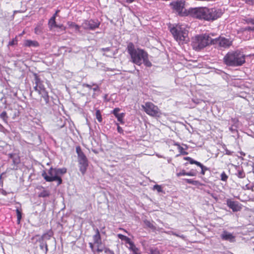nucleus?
Returning a JSON list of instances; mask_svg holds the SVG:
<instances>
[{
	"label": "nucleus",
	"mask_w": 254,
	"mask_h": 254,
	"mask_svg": "<svg viewBox=\"0 0 254 254\" xmlns=\"http://www.w3.org/2000/svg\"><path fill=\"white\" fill-rule=\"evenodd\" d=\"M189 12L193 17L208 21L215 20L220 17L223 14V11L220 8L207 7L191 8L189 9Z\"/></svg>",
	"instance_id": "nucleus-1"
},
{
	"label": "nucleus",
	"mask_w": 254,
	"mask_h": 254,
	"mask_svg": "<svg viewBox=\"0 0 254 254\" xmlns=\"http://www.w3.org/2000/svg\"><path fill=\"white\" fill-rule=\"evenodd\" d=\"M127 51L130 57V62L137 65L143 64L145 66L150 67L152 64L149 60V55L143 49L135 48L132 43H129L127 46Z\"/></svg>",
	"instance_id": "nucleus-2"
},
{
	"label": "nucleus",
	"mask_w": 254,
	"mask_h": 254,
	"mask_svg": "<svg viewBox=\"0 0 254 254\" xmlns=\"http://www.w3.org/2000/svg\"><path fill=\"white\" fill-rule=\"evenodd\" d=\"M224 63L229 66H241L245 63V55L239 51L228 52L223 58Z\"/></svg>",
	"instance_id": "nucleus-3"
},
{
	"label": "nucleus",
	"mask_w": 254,
	"mask_h": 254,
	"mask_svg": "<svg viewBox=\"0 0 254 254\" xmlns=\"http://www.w3.org/2000/svg\"><path fill=\"white\" fill-rule=\"evenodd\" d=\"M66 172V169L63 168H51L48 173L43 172L42 174V177L47 182L57 181L58 185L62 183L61 176Z\"/></svg>",
	"instance_id": "nucleus-4"
},
{
	"label": "nucleus",
	"mask_w": 254,
	"mask_h": 254,
	"mask_svg": "<svg viewBox=\"0 0 254 254\" xmlns=\"http://www.w3.org/2000/svg\"><path fill=\"white\" fill-rule=\"evenodd\" d=\"M170 32L179 44H183L189 40L188 31L185 25H176L170 28Z\"/></svg>",
	"instance_id": "nucleus-5"
},
{
	"label": "nucleus",
	"mask_w": 254,
	"mask_h": 254,
	"mask_svg": "<svg viewBox=\"0 0 254 254\" xmlns=\"http://www.w3.org/2000/svg\"><path fill=\"white\" fill-rule=\"evenodd\" d=\"M213 39L207 34L198 35L192 38V45L194 49L199 50L209 45H213Z\"/></svg>",
	"instance_id": "nucleus-6"
},
{
	"label": "nucleus",
	"mask_w": 254,
	"mask_h": 254,
	"mask_svg": "<svg viewBox=\"0 0 254 254\" xmlns=\"http://www.w3.org/2000/svg\"><path fill=\"white\" fill-rule=\"evenodd\" d=\"M141 106L145 112L150 116L159 117L161 115L158 107L151 102H146Z\"/></svg>",
	"instance_id": "nucleus-7"
},
{
	"label": "nucleus",
	"mask_w": 254,
	"mask_h": 254,
	"mask_svg": "<svg viewBox=\"0 0 254 254\" xmlns=\"http://www.w3.org/2000/svg\"><path fill=\"white\" fill-rule=\"evenodd\" d=\"M213 45L220 48H228L232 45V41L224 37H219L213 39Z\"/></svg>",
	"instance_id": "nucleus-8"
},
{
	"label": "nucleus",
	"mask_w": 254,
	"mask_h": 254,
	"mask_svg": "<svg viewBox=\"0 0 254 254\" xmlns=\"http://www.w3.org/2000/svg\"><path fill=\"white\" fill-rule=\"evenodd\" d=\"M185 4V1L183 0L174 1L170 4L172 7L179 14H182L184 12Z\"/></svg>",
	"instance_id": "nucleus-9"
},
{
	"label": "nucleus",
	"mask_w": 254,
	"mask_h": 254,
	"mask_svg": "<svg viewBox=\"0 0 254 254\" xmlns=\"http://www.w3.org/2000/svg\"><path fill=\"white\" fill-rule=\"evenodd\" d=\"M78 161L79 163V170L82 174H84L88 165L86 157L85 155L80 154V157H78Z\"/></svg>",
	"instance_id": "nucleus-10"
},
{
	"label": "nucleus",
	"mask_w": 254,
	"mask_h": 254,
	"mask_svg": "<svg viewBox=\"0 0 254 254\" xmlns=\"http://www.w3.org/2000/svg\"><path fill=\"white\" fill-rule=\"evenodd\" d=\"M100 23L92 20H85L82 24V27L85 29L94 30L98 28Z\"/></svg>",
	"instance_id": "nucleus-11"
},
{
	"label": "nucleus",
	"mask_w": 254,
	"mask_h": 254,
	"mask_svg": "<svg viewBox=\"0 0 254 254\" xmlns=\"http://www.w3.org/2000/svg\"><path fill=\"white\" fill-rule=\"evenodd\" d=\"M94 244L97 247L96 249H101L104 246H102L101 236L98 229L96 230V234L93 237Z\"/></svg>",
	"instance_id": "nucleus-12"
},
{
	"label": "nucleus",
	"mask_w": 254,
	"mask_h": 254,
	"mask_svg": "<svg viewBox=\"0 0 254 254\" xmlns=\"http://www.w3.org/2000/svg\"><path fill=\"white\" fill-rule=\"evenodd\" d=\"M227 205L234 212L239 211L241 209V206L238 202L232 201L229 199L227 200Z\"/></svg>",
	"instance_id": "nucleus-13"
},
{
	"label": "nucleus",
	"mask_w": 254,
	"mask_h": 254,
	"mask_svg": "<svg viewBox=\"0 0 254 254\" xmlns=\"http://www.w3.org/2000/svg\"><path fill=\"white\" fill-rule=\"evenodd\" d=\"M221 238L223 240L228 241L231 243H233L235 241V236L226 231H224L222 232L221 235Z\"/></svg>",
	"instance_id": "nucleus-14"
},
{
	"label": "nucleus",
	"mask_w": 254,
	"mask_h": 254,
	"mask_svg": "<svg viewBox=\"0 0 254 254\" xmlns=\"http://www.w3.org/2000/svg\"><path fill=\"white\" fill-rule=\"evenodd\" d=\"M236 172L235 175L240 179H243L246 177V174L242 167L235 166Z\"/></svg>",
	"instance_id": "nucleus-15"
},
{
	"label": "nucleus",
	"mask_w": 254,
	"mask_h": 254,
	"mask_svg": "<svg viewBox=\"0 0 254 254\" xmlns=\"http://www.w3.org/2000/svg\"><path fill=\"white\" fill-rule=\"evenodd\" d=\"M48 26L49 28L51 30L53 28H62L63 27V25H57L56 22V19L55 18V16H52L49 20Z\"/></svg>",
	"instance_id": "nucleus-16"
},
{
	"label": "nucleus",
	"mask_w": 254,
	"mask_h": 254,
	"mask_svg": "<svg viewBox=\"0 0 254 254\" xmlns=\"http://www.w3.org/2000/svg\"><path fill=\"white\" fill-rule=\"evenodd\" d=\"M37 189L41 190L38 193V196L40 197H45L50 195V191L48 190H45L43 187L40 186L37 188Z\"/></svg>",
	"instance_id": "nucleus-17"
},
{
	"label": "nucleus",
	"mask_w": 254,
	"mask_h": 254,
	"mask_svg": "<svg viewBox=\"0 0 254 254\" xmlns=\"http://www.w3.org/2000/svg\"><path fill=\"white\" fill-rule=\"evenodd\" d=\"M128 245L129 246L128 247V248L130 251L132 252V254H141V253L139 252L138 248L135 246L133 242H131Z\"/></svg>",
	"instance_id": "nucleus-18"
},
{
	"label": "nucleus",
	"mask_w": 254,
	"mask_h": 254,
	"mask_svg": "<svg viewBox=\"0 0 254 254\" xmlns=\"http://www.w3.org/2000/svg\"><path fill=\"white\" fill-rule=\"evenodd\" d=\"M24 45L26 47H36L39 46L38 43L36 41H32L31 40H26L24 41Z\"/></svg>",
	"instance_id": "nucleus-19"
},
{
	"label": "nucleus",
	"mask_w": 254,
	"mask_h": 254,
	"mask_svg": "<svg viewBox=\"0 0 254 254\" xmlns=\"http://www.w3.org/2000/svg\"><path fill=\"white\" fill-rule=\"evenodd\" d=\"M178 176H195L196 175V172L194 171H190L189 172H186L185 171H182L177 174Z\"/></svg>",
	"instance_id": "nucleus-20"
},
{
	"label": "nucleus",
	"mask_w": 254,
	"mask_h": 254,
	"mask_svg": "<svg viewBox=\"0 0 254 254\" xmlns=\"http://www.w3.org/2000/svg\"><path fill=\"white\" fill-rule=\"evenodd\" d=\"M41 95V97L44 99L45 101L46 104H49V96L48 95V93L47 91L43 92L39 94Z\"/></svg>",
	"instance_id": "nucleus-21"
},
{
	"label": "nucleus",
	"mask_w": 254,
	"mask_h": 254,
	"mask_svg": "<svg viewBox=\"0 0 254 254\" xmlns=\"http://www.w3.org/2000/svg\"><path fill=\"white\" fill-rule=\"evenodd\" d=\"M118 237L121 240L125 241L126 242V243L128 244H129L130 243H131L132 242V241H131L130 239L128 237H127L126 236H124L121 234H118Z\"/></svg>",
	"instance_id": "nucleus-22"
},
{
	"label": "nucleus",
	"mask_w": 254,
	"mask_h": 254,
	"mask_svg": "<svg viewBox=\"0 0 254 254\" xmlns=\"http://www.w3.org/2000/svg\"><path fill=\"white\" fill-rule=\"evenodd\" d=\"M103 251L107 254H114L113 251L104 246L101 249H96V252L99 253L102 252Z\"/></svg>",
	"instance_id": "nucleus-23"
},
{
	"label": "nucleus",
	"mask_w": 254,
	"mask_h": 254,
	"mask_svg": "<svg viewBox=\"0 0 254 254\" xmlns=\"http://www.w3.org/2000/svg\"><path fill=\"white\" fill-rule=\"evenodd\" d=\"M174 145L177 146L180 154L183 155H186L188 153L184 151V149L183 147L177 142H174Z\"/></svg>",
	"instance_id": "nucleus-24"
},
{
	"label": "nucleus",
	"mask_w": 254,
	"mask_h": 254,
	"mask_svg": "<svg viewBox=\"0 0 254 254\" xmlns=\"http://www.w3.org/2000/svg\"><path fill=\"white\" fill-rule=\"evenodd\" d=\"M67 25L69 28H74L77 31L79 30L80 26L74 22L68 21L67 22Z\"/></svg>",
	"instance_id": "nucleus-25"
},
{
	"label": "nucleus",
	"mask_w": 254,
	"mask_h": 254,
	"mask_svg": "<svg viewBox=\"0 0 254 254\" xmlns=\"http://www.w3.org/2000/svg\"><path fill=\"white\" fill-rule=\"evenodd\" d=\"M185 159L189 161L190 162V163L191 164H195L197 166L200 165V162L193 160V159L191 158L190 157H187L186 158H185Z\"/></svg>",
	"instance_id": "nucleus-26"
},
{
	"label": "nucleus",
	"mask_w": 254,
	"mask_h": 254,
	"mask_svg": "<svg viewBox=\"0 0 254 254\" xmlns=\"http://www.w3.org/2000/svg\"><path fill=\"white\" fill-rule=\"evenodd\" d=\"M40 248L42 250H45V253L48 252V246L46 242H42L40 245Z\"/></svg>",
	"instance_id": "nucleus-27"
},
{
	"label": "nucleus",
	"mask_w": 254,
	"mask_h": 254,
	"mask_svg": "<svg viewBox=\"0 0 254 254\" xmlns=\"http://www.w3.org/2000/svg\"><path fill=\"white\" fill-rule=\"evenodd\" d=\"M125 115V113H122L117 115L115 117L117 118L118 121L119 122H120L122 124H123L124 123L123 118H124Z\"/></svg>",
	"instance_id": "nucleus-28"
},
{
	"label": "nucleus",
	"mask_w": 254,
	"mask_h": 254,
	"mask_svg": "<svg viewBox=\"0 0 254 254\" xmlns=\"http://www.w3.org/2000/svg\"><path fill=\"white\" fill-rule=\"evenodd\" d=\"M186 182L188 184H192L193 185H197L199 184V182L198 181L193 180L192 179H185Z\"/></svg>",
	"instance_id": "nucleus-29"
},
{
	"label": "nucleus",
	"mask_w": 254,
	"mask_h": 254,
	"mask_svg": "<svg viewBox=\"0 0 254 254\" xmlns=\"http://www.w3.org/2000/svg\"><path fill=\"white\" fill-rule=\"evenodd\" d=\"M38 86V93L40 94L43 92L46 91L44 85L43 84L42 82L37 84Z\"/></svg>",
	"instance_id": "nucleus-30"
},
{
	"label": "nucleus",
	"mask_w": 254,
	"mask_h": 254,
	"mask_svg": "<svg viewBox=\"0 0 254 254\" xmlns=\"http://www.w3.org/2000/svg\"><path fill=\"white\" fill-rule=\"evenodd\" d=\"M96 117L98 121L101 123L102 121V118L99 110L96 111Z\"/></svg>",
	"instance_id": "nucleus-31"
},
{
	"label": "nucleus",
	"mask_w": 254,
	"mask_h": 254,
	"mask_svg": "<svg viewBox=\"0 0 254 254\" xmlns=\"http://www.w3.org/2000/svg\"><path fill=\"white\" fill-rule=\"evenodd\" d=\"M0 117L5 122H7L8 117L5 111H3L0 114Z\"/></svg>",
	"instance_id": "nucleus-32"
},
{
	"label": "nucleus",
	"mask_w": 254,
	"mask_h": 254,
	"mask_svg": "<svg viewBox=\"0 0 254 254\" xmlns=\"http://www.w3.org/2000/svg\"><path fill=\"white\" fill-rule=\"evenodd\" d=\"M16 215H17V221H18V223H19L20 222V220L22 217L21 212V210H19V209H16Z\"/></svg>",
	"instance_id": "nucleus-33"
},
{
	"label": "nucleus",
	"mask_w": 254,
	"mask_h": 254,
	"mask_svg": "<svg viewBox=\"0 0 254 254\" xmlns=\"http://www.w3.org/2000/svg\"><path fill=\"white\" fill-rule=\"evenodd\" d=\"M198 166H199L201 168V174L203 175H204L205 174V171L208 170V168L203 166L201 163H200V165H198Z\"/></svg>",
	"instance_id": "nucleus-34"
},
{
	"label": "nucleus",
	"mask_w": 254,
	"mask_h": 254,
	"mask_svg": "<svg viewBox=\"0 0 254 254\" xmlns=\"http://www.w3.org/2000/svg\"><path fill=\"white\" fill-rule=\"evenodd\" d=\"M228 178V176L226 175V174L224 172H223L221 173V181L226 182V181H227Z\"/></svg>",
	"instance_id": "nucleus-35"
},
{
	"label": "nucleus",
	"mask_w": 254,
	"mask_h": 254,
	"mask_svg": "<svg viewBox=\"0 0 254 254\" xmlns=\"http://www.w3.org/2000/svg\"><path fill=\"white\" fill-rule=\"evenodd\" d=\"M34 80H35V84H38L42 83L41 81L40 80V78L39 77V76L37 75V74L35 73L34 74Z\"/></svg>",
	"instance_id": "nucleus-36"
},
{
	"label": "nucleus",
	"mask_w": 254,
	"mask_h": 254,
	"mask_svg": "<svg viewBox=\"0 0 254 254\" xmlns=\"http://www.w3.org/2000/svg\"><path fill=\"white\" fill-rule=\"evenodd\" d=\"M153 189L156 190L158 192L163 191L161 186L158 185H154L153 187Z\"/></svg>",
	"instance_id": "nucleus-37"
},
{
	"label": "nucleus",
	"mask_w": 254,
	"mask_h": 254,
	"mask_svg": "<svg viewBox=\"0 0 254 254\" xmlns=\"http://www.w3.org/2000/svg\"><path fill=\"white\" fill-rule=\"evenodd\" d=\"M17 44V38L15 37L9 42L8 46H12L13 45H16Z\"/></svg>",
	"instance_id": "nucleus-38"
},
{
	"label": "nucleus",
	"mask_w": 254,
	"mask_h": 254,
	"mask_svg": "<svg viewBox=\"0 0 254 254\" xmlns=\"http://www.w3.org/2000/svg\"><path fill=\"white\" fill-rule=\"evenodd\" d=\"M76 151L78 155V157H80V154L84 155L83 152L81 151L80 147L79 146L76 148Z\"/></svg>",
	"instance_id": "nucleus-39"
},
{
	"label": "nucleus",
	"mask_w": 254,
	"mask_h": 254,
	"mask_svg": "<svg viewBox=\"0 0 254 254\" xmlns=\"http://www.w3.org/2000/svg\"><path fill=\"white\" fill-rule=\"evenodd\" d=\"M150 254H161L159 251L157 249H150Z\"/></svg>",
	"instance_id": "nucleus-40"
},
{
	"label": "nucleus",
	"mask_w": 254,
	"mask_h": 254,
	"mask_svg": "<svg viewBox=\"0 0 254 254\" xmlns=\"http://www.w3.org/2000/svg\"><path fill=\"white\" fill-rule=\"evenodd\" d=\"M120 111V108H116L114 109V110L112 112V113L115 115V116L119 114V112Z\"/></svg>",
	"instance_id": "nucleus-41"
},
{
	"label": "nucleus",
	"mask_w": 254,
	"mask_h": 254,
	"mask_svg": "<svg viewBox=\"0 0 254 254\" xmlns=\"http://www.w3.org/2000/svg\"><path fill=\"white\" fill-rule=\"evenodd\" d=\"M92 85L94 86V87L92 88V90H93L94 91H96L99 90V87L97 84L95 83H92Z\"/></svg>",
	"instance_id": "nucleus-42"
},
{
	"label": "nucleus",
	"mask_w": 254,
	"mask_h": 254,
	"mask_svg": "<svg viewBox=\"0 0 254 254\" xmlns=\"http://www.w3.org/2000/svg\"><path fill=\"white\" fill-rule=\"evenodd\" d=\"M89 247L90 248H91L92 251L93 252V253H95L96 251V249L95 250L94 248V246L95 245L94 244V243H89Z\"/></svg>",
	"instance_id": "nucleus-43"
},
{
	"label": "nucleus",
	"mask_w": 254,
	"mask_h": 254,
	"mask_svg": "<svg viewBox=\"0 0 254 254\" xmlns=\"http://www.w3.org/2000/svg\"><path fill=\"white\" fill-rule=\"evenodd\" d=\"M41 32V28L40 27H36L35 28V33L37 34H39Z\"/></svg>",
	"instance_id": "nucleus-44"
},
{
	"label": "nucleus",
	"mask_w": 254,
	"mask_h": 254,
	"mask_svg": "<svg viewBox=\"0 0 254 254\" xmlns=\"http://www.w3.org/2000/svg\"><path fill=\"white\" fill-rule=\"evenodd\" d=\"M92 86H93L92 84L91 85V84H87V83H83L82 84V86L83 87H87L89 89H92Z\"/></svg>",
	"instance_id": "nucleus-45"
},
{
	"label": "nucleus",
	"mask_w": 254,
	"mask_h": 254,
	"mask_svg": "<svg viewBox=\"0 0 254 254\" xmlns=\"http://www.w3.org/2000/svg\"><path fill=\"white\" fill-rule=\"evenodd\" d=\"M13 162L14 164H17L19 162V159L18 158H13Z\"/></svg>",
	"instance_id": "nucleus-46"
},
{
	"label": "nucleus",
	"mask_w": 254,
	"mask_h": 254,
	"mask_svg": "<svg viewBox=\"0 0 254 254\" xmlns=\"http://www.w3.org/2000/svg\"><path fill=\"white\" fill-rule=\"evenodd\" d=\"M146 225L147 226H148L150 228H153V225L149 222V221H145V222Z\"/></svg>",
	"instance_id": "nucleus-47"
},
{
	"label": "nucleus",
	"mask_w": 254,
	"mask_h": 254,
	"mask_svg": "<svg viewBox=\"0 0 254 254\" xmlns=\"http://www.w3.org/2000/svg\"><path fill=\"white\" fill-rule=\"evenodd\" d=\"M117 130H118V131L120 133H122L123 132V129L118 125V127H117Z\"/></svg>",
	"instance_id": "nucleus-48"
},
{
	"label": "nucleus",
	"mask_w": 254,
	"mask_h": 254,
	"mask_svg": "<svg viewBox=\"0 0 254 254\" xmlns=\"http://www.w3.org/2000/svg\"><path fill=\"white\" fill-rule=\"evenodd\" d=\"M100 50L102 52H107V51H109L110 50V48L108 47V48H102L100 49Z\"/></svg>",
	"instance_id": "nucleus-49"
},
{
	"label": "nucleus",
	"mask_w": 254,
	"mask_h": 254,
	"mask_svg": "<svg viewBox=\"0 0 254 254\" xmlns=\"http://www.w3.org/2000/svg\"><path fill=\"white\" fill-rule=\"evenodd\" d=\"M248 22L254 24V19L250 18L248 20Z\"/></svg>",
	"instance_id": "nucleus-50"
},
{
	"label": "nucleus",
	"mask_w": 254,
	"mask_h": 254,
	"mask_svg": "<svg viewBox=\"0 0 254 254\" xmlns=\"http://www.w3.org/2000/svg\"><path fill=\"white\" fill-rule=\"evenodd\" d=\"M229 130L233 133H234L235 132V131L236 130L235 129L233 128V127H229Z\"/></svg>",
	"instance_id": "nucleus-51"
},
{
	"label": "nucleus",
	"mask_w": 254,
	"mask_h": 254,
	"mask_svg": "<svg viewBox=\"0 0 254 254\" xmlns=\"http://www.w3.org/2000/svg\"><path fill=\"white\" fill-rule=\"evenodd\" d=\"M34 90L38 92V86L37 84H36L35 86L34 87Z\"/></svg>",
	"instance_id": "nucleus-52"
},
{
	"label": "nucleus",
	"mask_w": 254,
	"mask_h": 254,
	"mask_svg": "<svg viewBox=\"0 0 254 254\" xmlns=\"http://www.w3.org/2000/svg\"><path fill=\"white\" fill-rule=\"evenodd\" d=\"M178 237H180L183 239H185V236L183 235H179L178 234V236H177Z\"/></svg>",
	"instance_id": "nucleus-53"
},
{
	"label": "nucleus",
	"mask_w": 254,
	"mask_h": 254,
	"mask_svg": "<svg viewBox=\"0 0 254 254\" xmlns=\"http://www.w3.org/2000/svg\"><path fill=\"white\" fill-rule=\"evenodd\" d=\"M247 29L249 30L254 31V27H248Z\"/></svg>",
	"instance_id": "nucleus-54"
},
{
	"label": "nucleus",
	"mask_w": 254,
	"mask_h": 254,
	"mask_svg": "<svg viewBox=\"0 0 254 254\" xmlns=\"http://www.w3.org/2000/svg\"><path fill=\"white\" fill-rule=\"evenodd\" d=\"M59 12V10H57L56 13L53 15V16H55V19H56L57 15V14Z\"/></svg>",
	"instance_id": "nucleus-55"
},
{
	"label": "nucleus",
	"mask_w": 254,
	"mask_h": 254,
	"mask_svg": "<svg viewBox=\"0 0 254 254\" xmlns=\"http://www.w3.org/2000/svg\"><path fill=\"white\" fill-rule=\"evenodd\" d=\"M125 0L128 3H131L134 1V0Z\"/></svg>",
	"instance_id": "nucleus-56"
},
{
	"label": "nucleus",
	"mask_w": 254,
	"mask_h": 254,
	"mask_svg": "<svg viewBox=\"0 0 254 254\" xmlns=\"http://www.w3.org/2000/svg\"><path fill=\"white\" fill-rule=\"evenodd\" d=\"M232 120V121L234 123H235V122H238V120H236V119H232V120Z\"/></svg>",
	"instance_id": "nucleus-57"
},
{
	"label": "nucleus",
	"mask_w": 254,
	"mask_h": 254,
	"mask_svg": "<svg viewBox=\"0 0 254 254\" xmlns=\"http://www.w3.org/2000/svg\"><path fill=\"white\" fill-rule=\"evenodd\" d=\"M9 156L10 158L12 159L13 158V155L12 154H9Z\"/></svg>",
	"instance_id": "nucleus-58"
},
{
	"label": "nucleus",
	"mask_w": 254,
	"mask_h": 254,
	"mask_svg": "<svg viewBox=\"0 0 254 254\" xmlns=\"http://www.w3.org/2000/svg\"><path fill=\"white\" fill-rule=\"evenodd\" d=\"M172 234H173V235H175V236H177V237L178 236V234H177V233H175V232H173V233H172Z\"/></svg>",
	"instance_id": "nucleus-59"
},
{
	"label": "nucleus",
	"mask_w": 254,
	"mask_h": 254,
	"mask_svg": "<svg viewBox=\"0 0 254 254\" xmlns=\"http://www.w3.org/2000/svg\"><path fill=\"white\" fill-rule=\"evenodd\" d=\"M92 97H93V98H95L96 97V96H95V93H94V94L92 95Z\"/></svg>",
	"instance_id": "nucleus-60"
},
{
	"label": "nucleus",
	"mask_w": 254,
	"mask_h": 254,
	"mask_svg": "<svg viewBox=\"0 0 254 254\" xmlns=\"http://www.w3.org/2000/svg\"><path fill=\"white\" fill-rule=\"evenodd\" d=\"M46 237V234H44V235H43L42 238H45Z\"/></svg>",
	"instance_id": "nucleus-61"
},
{
	"label": "nucleus",
	"mask_w": 254,
	"mask_h": 254,
	"mask_svg": "<svg viewBox=\"0 0 254 254\" xmlns=\"http://www.w3.org/2000/svg\"><path fill=\"white\" fill-rule=\"evenodd\" d=\"M1 178V175L0 176V179Z\"/></svg>",
	"instance_id": "nucleus-62"
},
{
	"label": "nucleus",
	"mask_w": 254,
	"mask_h": 254,
	"mask_svg": "<svg viewBox=\"0 0 254 254\" xmlns=\"http://www.w3.org/2000/svg\"><path fill=\"white\" fill-rule=\"evenodd\" d=\"M253 138H254V135L253 136Z\"/></svg>",
	"instance_id": "nucleus-63"
}]
</instances>
